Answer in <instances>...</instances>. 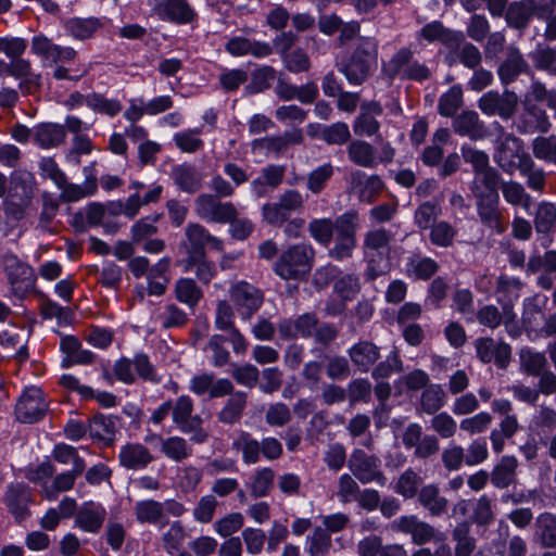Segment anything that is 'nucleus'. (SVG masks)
<instances>
[{"instance_id": "nucleus-1", "label": "nucleus", "mask_w": 556, "mask_h": 556, "mask_svg": "<svg viewBox=\"0 0 556 556\" xmlns=\"http://www.w3.org/2000/svg\"><path fill=\"white\" fill-rule=\"evenodd\" d=\"M378 42L371 37H361L349 60L339 67L351 85L364 84L377 66Z\"/></svg>"}, {"instance_id": "nucleus-2", "label": "nucleus", "mask_w": 556, "mask_h": 556, "mask_svg": "<svg viewBox=\"0 0 556 556\" xmlns=\"http://www.w3.org/2000/svg\"><path fill=\"white\" fill-rule=\"evenodd\" d=\"M381 73L390 80L400 78L424 83L431 79L433 72L428 64L415 58V51L410 47H401L389 61L381 66Z\"/></svg>"}, {"instance_id": "nucleus-3", "label": "nucleus", "mask_w": 556, "mask_h": 556, "mask_svg": "<svg viewBox=\"0 0 556 556\" xmlns=\"http://www.w3.org/2000/svg\"><path fill=\"white\" fill-rule=\"evenodd\" d=\"M314 257L315 250L311 244H292L281 252L273 270L283 280H302L311 273Z\"/></svg>"}, {"instance_id": "nucleus-4", "label": "nucleus", "mask_w": 556, "mask_h": 556, "mask_svg": "<svg viewBox=\"0 0 556 556\" xmlns=\"http://www.w3.org/2000/svg\"><path fill=\"white\" fill-rule=\"evenodd\" d=\"M231 447L241 454L242 463L248 466L257 464L262 456L273 462L279 459L283 454L282 444L278 439L265 437L258 441L248 431H240L232 441Z\"/></svg>"}, {"instance_id": "nucleus-5", "label": "nucleus", "mask_w": 556, "mask_h": 556, "mask_svg": "<svg viewBox=\"0 0 556 556\" xmlns=\"http://www.w3.org/2000/svg\"><path fill=\"white\" fill-rule=\"evenodd\" d=\"M492 127L495 131L493 159L505 173L514 174L523 157H530L525 151L523 141L507 132L498 122H494Z\"/></svg>"}, {"instance_id": "nucleus-6", "label": "nucleus", "mask_w": 556, "mask_h": 556, "mask_svg": "<svg viewBox=\"0 0 556 556\" xmlns=\"http://www.w3.org/2000/svg\"><path fill=\"white\" fill-rule=\"evenodd\" d=\"M471 192L476 199V208L480 223L496 235L504 233L508 225L500 207V194L482 193V188L477 182L471 186Z\"/></svg>"}, {"instance_id": "nucleus-7", "label": "nucleus", "mask_w": 556, "mask_h": 556, "mask_svg": "<svg viewBox=\"0 0 556 556\" xmlns=\"http://www.w3.org/2000/svg\"><path fill=\"white\" fill-rule=\"evenodd\" d=\"M304 207V197L295 189L285 190L275 202L262 206L263 219L273 227H281L292 213L301 212Z\"/></svg>"}, {"instance_id": "nucleus-8", "label": "nucleus", "mask_w": 556, "mask_h": 556, "mask_svg": "<svg viewBox=\"0 0 556 556\" xmlns=\"http://www.w3.org/2000/svg\"><path fill=\"white\" fill-rule=\"evenodd\" d=\"M193 401L189 395H180L173 402L172 418L177 428L186 433L192 434L191 440L195 443H203L207 433L203 429V419L193 415Z\"/></svg>"}, {"instance_id": "nucleus-9", "label": "nucleus", "mask_w": 556, "mask_h": 556, "mask_svg": "<svg viewBox=\"0 0 556 556\" xmlns=\"http://www.w3.org/2000/svg\"><path fill=\"white\" fill-rule=\"evenodd\" d=\"M348 467L353 476L363 484L376 482L383 486L387 477L381 470V460L374 454H367L362 448H354L350 455Z\"/></svg>"}, {"instance_id": "nucleus-10", "label": "nucleus", "mask_w": 556, "mask_h": 556, "mask_svg": "<svg viewBox=\"0 0 556 556\" xmlns=\"http://www.w3.org/2000/svg\"><path fill=\"white\" fill-rule=\"evenodd\" d=\"M236 205L213 193H201L194 200V212L203 220L215 224H226L235 217Z\"/></svg>"}, {"instance_id": "nucleus-11", "label": "nucleus", "mask_w": 556, "mask_h": 556, "mask_svg": "<svg viewBox=\"0 0 556 556\" xmlns=\"http://www.w3.org/2000/svg\"><path fill=\"white\" fill-rule=\"evenodd\" d=\"M478 109L488 116H498L502 119L511 118L518 106V97L515 92L505 90L500 93L496 90L484 92L477 102Z\"/></svg>"}, {"instance_id": "nucleus-12", "label": "nucleus", "mask_w": 556, "mask_h": 556, "mask_svg": "<svg viewBox=\"0 0 556 556\" xmlns=\"http://www.w3.org/2000/svg\"><path fill=\"white\" fill-rule=\"evenodd\" d=\"M47 409L42 390L29 387L24 390L15 405V416L21 422L34 424L45 416Z\"/></svg>"}, {"instance_id": "nucleus-13", "label": "nucleus", "mask_w": 556, "mask_h": 556, "mask_svg": "<svg viewBox=\"0 0 556 556\" xmlns=\"http://www.w3.org/2000/svg\"><path fill=\"white\" fill-rule=\"evenodd\" d=\"M391 529L410 535L412 542L416 545L437 541L439 534L433 526L420 520L416 515H405L394 519Z\"/></svg>"}, {"instance_id": "nucleus-14", "label": "nucleus", "mask_w": 556, "mask_h": 556, "mask_svg": "<svg viewBox=\"0 0 556 556\" xmlns=\"http://www.w3.org/2000/svg\"><path fill=\"white\" fill-rule=\"evenodd\" d=\"M185 237L187 256H201L202 254H206L205 248L207 245L218 252L224 250L223 240L213 236L203 225L199 223H189L185 228Z\"/></svg>"}, {"instance_id": "nucleus-15", "label": "nucleus", "mask_w": 556, "mask_h": 556, "mask_svg": "<svg viewBox=\"0 0 556 556\" xmlns=\"http://www.w3.org/2000/svg\"><path fill=\"white\" fill-rule=\"evenodd\" d=\"M1 262L8 276V281L15 292L27 291L33 288L35 274L29 265L22 262L13 253L3 254Z\"/></svg>"}, {"instance_id": "nucleus-16", "label": "nucleus", "mask_w": 556, "mask_h": 556, "mask_svg": "<svg viewBox=\"0 0 556 556\" xmlns=\"http://www.w3.org/2000/svg\"><path fill=\"white\" fill-rule=\"evenodd\" d=\"M153 11L160 20L177 25L191 24L198 18L188 0H163L153 5Z\"/></svg>"}, {"instance_id": "nucleus-17", "label": "nucleus", "mask_w": 556, "mask_h": 556, "mask_svg": "<svg viewBox=\"0 0 556 556\" xmlns=\"http://www.w3.org/2000/svg\"><path fill=\"white\" fill-rule=\"evenodd\" d=\"M231 301L243 320H250L263 304V295L252 285L241 281L231 290Z\"/></svg>"}, {"instance_id": "nucleus-18", "label": "nucleus", "mask_w": 556, "mask_h": 556, "mask_svg": "<svg viewBox=\"0 0 556 556\" xmlns=\"http://www.w3.org/2000/svg\"><path fill=\"white\" fill-rule=\"evenodd\" d=\"M477 357L484 364H489L492 361L495 365L505 369L511 357V348L506 342H495L493 338H478L473 342Z\"/></svg>"}, {"instance_id": "nucleus-19", "label": "nucleus", "mask_w": 556, "mask_h": 556, "mask_svg": "<svg viewBox=\"0 0 556 556\" xmlns=\"http://www.w3.org/2000/svg\"><path fill=\"white\" fill-rule=\"evenodd\" d=\"M30 502L31 492L27 485L11 483L7 486L3 503L16 522L21 523L30 516L28 508Z\"/></svg>"}, {"instance_id": "nucleus-20", "label": "nucleus", "mask_w": 556, "mask_h": 556, "mask_svg": "<svg viewBox=\"0 0 556 556\" xmlns=\"http://www.w3.org/2000/svg\"><path fill=\"white\" fill-rule=\"evenodd\" d=\"M349 187L357 194L361 202L370 204L383 191L384 182L378 175L367 176L364 172L356 169L350 174Z\"/></svg>"}, {"instance_id": "nucleus-21", "label": "nucleus", "mask_w": 556, "mask_h": 556, "mask_svg": "<svg viewBox=\"0 0 556 556\" xmlns=\"http://www.w3.org/2000/svg\"><path fill=\"white\" fill-rule=\"evenodd\" d=\"M516 128L520 134L547 132L551 123L546 112L531 100L526 99L523 111L516 121Z\"/></svg>"}, {"instance_id": "nucleus-22", "label": "nucleus", "mask_w": 556, "mask_h": 556, "mask_svg": "<svg viewBox=\"0 0 556 556\" xmlns=\"http://www.w3.org/2000/svg\"><path fill=\"white\" fill-rule=\"evenodd\" d=\"M416 38L429 43L440 42L447 49H453L463 41L464 34L445 27L441 21H432L417 31Z\"/></svg>"}, {"instance_id": "nucleus-23", "label": "nucleus", "mask_w": 556, "mask_h": 556, "mask_svg": "<svg viewBox=\"0 0 556 556\" xmlns=\"http://www.w3.org/2000/svg\"><path fill=\"white\" fill-rule=\"evenodd\" d=\"M540 2L536 0H518L508 4L505 21L507 25L519 31L528 28L533 16L538 17Z\"/></svg>"}, {"instance_id": "nucleus-24", "label": "nucleus", "mask_w": 556, "mask_h": 556, "mask_svg": "<svg viewBox=\"0 0 556 556\" xmlns=\"http://www.w3.org/2000/svg\"><path fill=\"white\" fill-rule=\"evenodd\" d=\"M452 127L455 134L475 141L484 139L488 135L486 126L476 111H463L454 117Z\"/></svg>"}, {"instance_id": "nucleus-25", "label": "nucleus", "mask_w": 556, "mask_h": 556, "mask_svg": "<svg viewBox=\"0 0 556 556\" xmlns=\"http://www.w3.org/2000/svg\"><path fill=\"white\" fill-rule=\"evenodd\" d=\"M532 541L544 549L556 548V514L544 511L535 517Z\"/></svg>"}, {"instance_id": "nucleus-26", "label": "nucleus", "mask_w": 556, "mask_h": 556, "mask_svg": "<svg viewBox=\"0 0 556 556\" xmlns=\"http://www.w3.org/2000/svg\"><path fill=\"white\" fill-rule=\"evenodd\" d=\"M154 460L149 448L141 443H127L121 447L118 462L129 470H142Z\"/></svg>"}, {"instance_id": "nucleus-27", "label": "nucleus", "mask_w": 556, "mask_h": 556, "mask_svg": "<svg viewBox=\"0 0 556 556\" xmlns=\"http://www.w3.org/2000/svg\"><path fill=\"white\" fill-rule=\"evenodd\" d=\"M225 50L233 56L251 54L254 58H266L273 53L271 45L264 41L250 40L245 37H232L226 45Z\"/></svg>"}, {"instance_id": "nucleus-28", "label": "nucleus", "mask_w": 556, "mask_h": 556, "mask_svg": "<svg viewBox=\"0 0 556 556\" xmlns=\"http://www.w3.org/2000/svg\"><path fill=\"white\" fill-rule=\"evenodd\" d=\"M350 359L361 372H368L380 358V349L370 341H359L348 350Z\"/></svg>"}, {"instance_id": "nucleus-29", "label": "nucleus", "mask_w": 556, "mask_h": 556, "mask_svg": "<svg viewBox=\"0 0 556 556\" xmlns=\"http://www.w3.org/2000/svg\"><path fill=\"white\" fill-rule=\"evenodd\" d=\"M106 518V510L101 504L88 502L78 509L75 523L86 532L97 533Z\"/></svg>"}, {"instance_id": "nucleus-30", "label": "nucleus", "mask_w": 556, "mask_h": 556, "mask_svg": "<svg viewBox=\"0 0 556 556\" xmlns=\"http://www.w3.org/2000/svg\"><path fill=\"white\" fill-rule=\"evenodd\" d=\"M66 131L63 125L56 123H40L33 128V141L41 149L56 148L65 140Z\"/></svg>"}, {"instance_id": "nucleus-31", "label": "nucleus", "mask_w": 556, "mask_h": 556, "mask_svg": "<svg viewBox=\"0 0 556 556\" xmlns=\"http://www.w3.org/2000/svg\"><path fill=\"white\" fill-rule=\"evenodd\" d=\"M418 503L432 517H440L447 511L448 501L440 494L439 486L430 483L424 485L417 495Z\"/></svg>"}, {"instance_id": "nucleus-32", "label": "nucleus", "mask_w": 556, "mask_h": 556, "mask_svg": "<svg viewBox=\"0 0 556 556\" xmlns=\"http://www.w3.org/2000/svg\"><path fill=\"white\" fill-rule=\"evenodd\" d=\"M346 154L349 160L356 166L375 168L378 165L375 147L365 140H350L346 147Z\"/></svg>"}, {"instance_id": "nucleus-33", "label": "nucleus", "mask_w": 556, "mask_h": 556, "mask_svg": "<svg viewBox=\"0 0 556 556\" xmlns=\"http://www.w3.org/2000/svg\"><path fill=\"white\" fill-rule=\"evenodd\" d=\"M393 235L384 228H375L364 236L363 251L365 257L388 254Z\"/></svg>"}, {"instance_id": "nucleus-34", "label": "nucleus", "mask_w": 556, "mask_h": 556, "mask_svg": "<svg viewBox=\"0 0 556 556\" xmlns=\"http://www.w3.org/2000/svg\"><path fill=\"white\" fill-rule=\"evenodd\" d=\"M528 64L525 61L519 49L509 47L505 61L497 70L498 77L504 85L514 81L522 72L527 71Z\"/></svg>"}, {"instance_id": "nucleus-35", "label": "nucleus", "mask_w": 556, "mask_h": 556, "mask_svg": "<svg viewBox=\"0 0 556 556\" xmlns=\"http://www.w3.org/2000/svg\"><path fill=\"white\" fill-rule=\"evenodd\" d=\"M518 462L510 455L502 456L490 473L491 483L497 489H506L516 481Z\"/></svg>"}, {"instance_id": "nucleus-36", "label": "nucleus", "mask_w": 556, "mask_h": 556, "mask_svg": "<svg viewBox=\"0 0 556 556\" xmlns=\"http://www.w3.org/2000/svg\"><path fill=\"white\" fill-rule=\"evenodd\" d=\"M172 177L176 186L184 192L192 194L202 188V175L192 165L175 166L172 170Z\"/></svg>"}, {"instance_id": "nucleus-37", "label": "nucleus", "mask_w": 556, "mask_h": 556, "mask_svg": "<svg viewBox=\"0 0 556 556\" xmlns=\"http://www.w3.org/2000/svg\"><path fill=\"white\" fill-rule=\"evenodd\" d=\"M88 430L90 439L109 446L115 438V421L111 417L99 414L88 419Z\"/></svg>"}, {"instance_id": "nucleus-38", "label": "nucleus", "mask_w": 556, "mask_h": 556, "mask_svg": "<svg viewBox=\"0 0 556 556\" xmlns=\"http://www.w3.org/2000/svg\"><path fill=\"white\" fill-rule=\"evenodd\" d=\"M439 270V264L431 257L413 255L405 263V273L415 280H428Z\"/></svg>"}, {"instance_id": "nucleus-39", "label": "nucleus", "mask_w": 556, "mask_h": 556, "mask_svg": "<svg viewBox=\"0 0 556 556\" xmlns=\"http://www.w3.org/2000/svg\"><path fill=\"white\" fill-rule=\"evenodd\" d=\"M247 399L248 395L243 391H236L231 394L217 415L218 421L225 425L238 422L245 409Z\"/></svg>"}, {"instance_id": "nucleus-40", "label": "nucleus", "mask_w": 556, "mask_h": 556, "mask_svg": "<svg viewBox=\"0 0 556 556\" xmlns=\"http://www.w3.org/2000/svg\"><path fill=\"white\" fill-rule=\"evenodd\" d=\"M181 266L186 273L194 271L197 278L205 285L210 283L216 275V267L214 263L206 260V254L186 256L181 261Z\"/></svg>"}, {"instance_id": "nucleus-41", "label": "nucleus", "mask_w": 556, "mask_h": 556, "mask_svg": "<svg viewBox=\"0 0 556 556\" xmlns=\"http://www.w3.org/2000/svg\"><path fill=\"white\" fill-rule=\"evenodd\" d=\"M519 429V422L515 415L505 416L500 427L493 429L490 434L492 448L495 453H501L504 450L505 440L513 438Z\"/></svg>"}, {"instance_id": "nucleus-42", "label": "nucleus", "mask_w": 556, "mask_h": 556, "mask_svg": "<svg viewBox=\"0 0 556 556\" xmlns=\"http://www.w3.org/2000/svg\"><path fill=\"white\" fill-rule=\"evenodd\" d=\"M61 190V199L64 202H76L85 197L92 195L97 191V178L87 177L84 186L67 182V177L62 186H58Z\"/></svg>"}, {"instance_id": "nucleus-43", "label": "nucleus", "mask_w": 556, "mask_h": 556, "mask_svg": "<svg viewBox=\"0 0 556 556\" xmlns=\"http://www.w3.org/2000/svg\"><path fill=\"white\" fill-rule=\"evenodd\" d=\"M134 514L140 523L164 525L161 502L142 500L135 504Z\"/></svg>"}, {"instance_id": "nucleus-44", "label": "nucleus", "mask_w": 556, "mask_h": 556, "mask_svg": "<svg viewBox=\"0 0 556 556\" xmlns=\"http://www.w3.org/2000/svg\"><path fill=\"white\" fill-rule=\"evenodd\" d=\"M520 175L526 177L527 186L538 192H543L546 184V174L543 168L536 166L532 157H523V162L517 168Z\"/></svg>"}, {"instance_id": "nucleus-45", "label": "nucleus", "mask_w": 556, "mask_h": 556, "mask_svg": "<svg viewBox=\"0 0 556 556\" xmlns=\"http://www.w3.org/2000/svg\"><path fill=\"white\" fill-rule=\"evenodd\" d=\"M445 403V392L441 384L430 383L420 395V409L428 414L434 415Z\"/></svg>"}, {"instance_id": "nucleus-46", "label": "nucleus", "mask_w": 556, "mask_h": 556, "mask_svg": "<svg viewBox=\"0 0 556 556\" xmlns=\"http://www.w3.org/2000/svg\"><path fill=\"white\" fill-rule=\"evenodd\" d=\"M176 299L190 308H194L203 296V292L191 278H180L175 283Z\"/></svg>"}, {"instance_id": "nucleus-47", "label": "nucleus", "mask_w": 556, "mask_h": 556, "mask_svg": "<svg viewBox=\"0 0 556 556\" xmlns=\"http://www.w3.org/2000/svg\"><path fill=\"white\" fill-rule=\"evenodd\" d=\"M274 480L275 471L271 468L263 467L256 469L249 484L251 495L254 498L267 496L274 486Z\"/></svg>"}, {"instance_id": "nucleus-48", "label": "nucleus", "mask_w": 556, "mask_h": 556, "mask_svg": "<svg viewBox=\"0 0 556 556\" xmlns=\"http://www.w3.org/2000/svg\"><path fill=\"white\" fill-rule=\"evenodd\" d=\"M161 442V452L174 462H181L191 455V446L180 437L157 438Z\"/></svg>"}, {"instance_id": "nucleus-49", "label": "nucleus", "mask_w": 556, "mask_h": 556, "mask_svg": "<svg viewBox=\"0 0 556 556\" xmlns=\"http://www.w3.org/2000/svg\"><path fill=\"white\" fill-rule=\"evenodd\" d=\"M316 137L327 144L342 146L350 142L351 132L348 124L337 122L331 125L321 126Z\"/></svg>"}, {"instance_id": "nucleus-50", "label": "nucleus", "mask_w": 556, "mask_h": 556, "mask_svg": "<svg viewBox=\"0 0 556 556\" xmlns=\"http://www.w3.org/2000/svg\"><path fill=\"white\" fill-rule=\"evenodd\" d=\"M336 238L356 241V231L359 227L357 212L349 211L336 218L333 222Z\"/></svg>"}, {"instance_id": "nucleus-51", "label": "nucleus", "mask_w": 556, "mask_h": 556, "mask_svg": "<svg viewBox=\"0 0 556 556\" xmlns=\"http://www.w3.org/2000/svg\"><path fill=\"white\" fill-rule=\"evenodd\" d=\"M102 23L97 17H73L66 21L65 29L75 38L84 40L91 37L99 28Z\"/></svg>"}, {"instance_id": "nucleus-52", "label": "nucleus", "mask_w": 556, "mask_h": 556, "mask_svg": "<svg viewBox=\"0 0 556 556\" xmlns=\"http://www.w3.org/2000/svg\"><path fill=\"white\" fill-rule=\"evenodd\" d=\"M533 66L536 70L556 75V49L549 46L539 43L529 54Z\"/></svg>"}, {"instance_id": "nucleus-53", "label": "nucleus", "mask_w": 556, "mask_h": 556, "mask_svg": "<svg viewBox=\"0 0 556 556\" xmlns=\"http://www.w3.org/2000/svg\"><path fill=\"white\" fill-rule=\"evenodd\" d=\"M463 104L462 86L454 85L439 98L438 112L442 116L452 117Z\"/></svg>"}, {"instance_id": "nucleus-54", "label": "nucleus", "mask_w": 556, "mask_h": 556, "mask_svg": "<svg viewBox=\"0 0 556 556\" xmlns=\"http://www.w3.org/2000/svg\"><path fill=\"white\" fill-rule=\"evenodd\" d=\"M556 224V205L549 202H541L534 215V227L538 233H549Z\"/></svg>"}, {"instance_id": "nucleus-55", "label": "nucleus", "mask_w": 556, "mask_h": 556, "mask_svg": "<svg viewBox=\"0 0 556 556\" xmlns=\"http://www.w3.org/2000/svg\"><path fill=\"white\" fill-rule=\"evenodd\" d=\"M156 320L164 329L179 328L188 321V315L176 304H166L160 308Z\"/></svg>"}, {"instance_id": "nucleus-56", "label": "nucleus", "mask_w": 556, "mask_h": 556, "mask_svg": "<svg viewBox=\"0 0 556 556\" xmlns=\"http://www.w3.org/2000/svg\"><path fill=\"white\" fill-rule=\"evenodd\" d=\"M201 129H185L174 135L176 147L185 153H195L203 149L204 141L200 138Z\"/></svg>"}, {"instance_id": "nucleus-57", "label": "nucleus", "mask_w": 556, "mask_h": 556, "mask_svg": "<svg viewBox=\"0 0 556 556\" xmlns=\"http://www.w3.org/2000/svg\"><path fill=\"white\" fill-rule=\"evenodd\" d=\"M332 546L330 534L321 527H316L307 536L306 552L309 556H326Z\"/></svg>"}, {"instance_id": "nucleus-58", "label": "nucleus", "mask_w": 556, "mask_h": 556, "mask_svg": "<svg viewBox=\"0 0 556 556\" xmlns=\"http://www.w3.org/2000/svg\"><path fill=\"white\" fill-rule=\"evenodd\" d=\"M334 174L331 163H325L307 175L306 188L314 194H319Z\"/></svg>"}, {"instance_id": "nucleus-59", "label": "nucleus", "mask_w": 556, "mask_h": 556, "mask_svg": "<svg viewBox=\"0 0 556 556\" xmlns=\"http://www.w3.org/2000/svg\"><path fill=\"white\" fill-rule=\"evenodd\" d=\"M251 150L253 153L274 157H279L286 152L285 143L280 136H267L254 139L251 142Z\"/></svg>"}, {"instance_id": "nucleus-60", "label": "nucleus", "mask_w": 556, "mask_h": 556, "mask_svg": "<svg viewBox=\"0 0 556 556\" xmlns=\"http://www.w3.org/2000/svg\"><path fill=\"white\" fill-rule=\"evenodd\" d=\"M538 18L545 22V40L556 41V0H541Z\"/></svg>"}, {"instance_id": "nucleus-61", "label": "nucleus", "mask_w": 556, "mask_h": 556, "mask_svg": "<svg viewBox=\"0 0 556 556\" xmlns=\"http://www.w3.org/2000/svg\"><path fill=\"white\" fill-rule=\"evenodd\" d=\"M457 61L469 70H475L480 66L482 62V53L473 43L465 41V38L459 46L453 48Z\"/></svg>"}, {"instance_id": "nucleus-62", "label": "nucleus", "mask_w": 556, "mask_h": 556, "mask_svg": "<svg viewBox=\"0 0 556 556\" xmlns=\"http://www.w3.org/2000/svg\"><path fill=\"white\" fill-rule=\"evenodd\" d=\"M421 477L412 468H407L397 479L395 492L404 498H413L418 495Z\"/></svg>"}, {"instance_id": "nucleus-63", "label": "nucleus", "mask_w": 556, "mask_h": 556, "mask_svg": "<svg viewBox=\"0 0 556 556\" xmlns=\"http://www.w3.org/2000/svg\"><path fill=\"white\" fill-rule=\"evenodd\" d=\"M523 287L522 281L516 277H508L501 275L496 281V293L501 295L500 302H509L517 300L520 296V290Z\"/></svg>"}, {"instance_id": "nucleus-64", "label": "nucleus", "mask_w": 556, "mask_h": 556, "mask_svg": "<svg viewBox=\"0 0 556 556\" xmlns=\"http://www.w3.org/2000/svg\"><path fill=\"white\" fill-rule=\"evenodd\" d=\"M533 155L542 161L556 164V137H536L532 141Z\"/></svg>"}]
</instances>
